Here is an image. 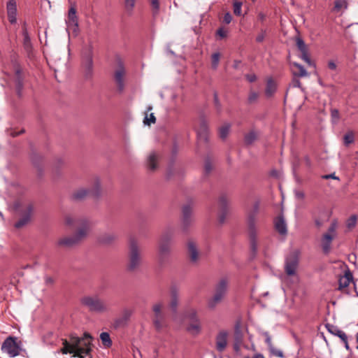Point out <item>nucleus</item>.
Segmentation results:
<instances>
[{"instance_id": "f257e3e1", "label": "nucleus", "mask_w": 358, "mask_h": 358, "mask_svg": "<svg viewBox=\"0 0 358 358\" xmlns=\"http://www.w3.org/2000/svg\"><path fill=\"white\" fill-rule=\"evenodd\" d=\"M92 339V337L87 332L83 337L71 335L69 341L62 339L63 348L61 352L64 355L72 354L73 357L84 358L90 354Z\"/></svg>"}, {"instance_id": "f03ea898", "label": "nucleus", "mask_w": 358, "mask_h": 358, "mask_svg": "<svg viewBox=\"0 0 358 358\" xmlns=\"http://www.w3.org/2000/svg\"><path fill=\"white\" fill-rule=\"evenodd\" d=\"M259 201L255 202L252 209L248 213V224L249 228L250 246L252 250L255 252L257 249V229H256V215L259 210Z\"/></svg>"}, {"instance_id": "7ed1b4c3", "label": "nucleus", "mask_w": 358, "mask_h": 358, "mask_svg": "<svg viewBox=\"0 0 358 358\" xmlns=\"http://www.w3.org/2000/svg\"><path fill=\"white\" fill-rule=\"evenodd\" d=\"M81 301L90 312L103 313L109 310V307L106 302L96 294L86 296L82 299Z\"/></svg>"}, {"instance_id": "20e7f679", "label": "nucleus", "mask_w": 358, "mask_h": 358, "mask_svg": "<svg viewBox=\"0 0 358 358\" xmlns=\"http://www.w3.org/2000/svg\"><path fill=\"white\" fill-rule=\"evenodd\" d=\"M1 351L6 353L10 357H15L22 351V343L17 337H7L1 345Z\"/></svg>"}, {"instance_id": "39448f33", "label": "nucleus", "mask_w": 358, "mask_h": 358, "mask_svg": "<svg viewBox=\"0 0 358 358\" xmlns=\"http://www.w3.org/2000/svg\"><path fill=\"white\" fill-rule=\"evenodd\" d=\"M338 228V222L336 220L331 221L328 230L321 238V246L322 251L325 254H329L331 249V243L336 237V229Z\"/></svg>"}, {"instance_id": "423d86ee", "label": "nucleus", "mask_w": 358, "mask_h": 358, "mask_svg": "<svg viewBox=\"0 0 358 358\" xmlns=\"http://www.w3.org/2000/svg\"><path fill=\"white\" fill-rule=\"evenodd\" d=\"M89 231V227L87 223H85L76 232V234L73 236H68L60 238L57 244L60 246L64 247H71L78 243H79L82 239L86 237Z\"/></svg>"}, {"instance_id": "0eeeda50", "label": "nucleus", "mask_w": 358, "mask_h": 358, "mask_svg": "<svg viewBox=\"0 0 358 358\" xmlns=\"http://www.w3.org/2000/svg\"><path fill=\"white\" fill-rule=\"evenodd\" d=\"M129 250V262L128 268L130 271H134L139 266L141 263L138 248L136 242L134 239L130 241Z\"/></svg>"}, {"instance_id": "6e6552de", "label": "nucleus", "mask_w": 358, "mask_h": 358, "mask_svg": "<svg viewBox=\"0 0 358 358\" xmlns=\"http://www.w3.org/2000/svg\"><path fill=\"white\" fill-rule=\"evenodd\" d=\"M126 74L125 69L122 62L118 64L117 69L114 73V80L115 81L117 90L120 93L123 92L124 90V76Z\"/></svg>"}, {"instance_id": "1a4fd4ad", "label": "nucleus", "mask_w": 358, "mask_h": 358, "mask_svg": "<svg viewBox=\"0 0 358 358\" xmlns=\"http://www.w3.org/2000/svg\"><path fill=\"white\" fill-rule=\"evenodd\" d=\"M133 314V310L129 308H124L122 311V315L120 317L115 319L113 322V327L115 329H119L124 327L128 324V322Z\"/></svg>"}, {"instance_id": "9d476101", "label": "nucleus", "mask_w": 358, "mask_h": 358, "mask_svg": "<svg viewBox=\"0 0 358 358\" xmlns=\"http://www.w3.org/2000/svg\"><path fill=\"white\" fill-rule=\"evenodd\" d=\"M198 138L200 141L206 142L208 136V128L206 121L201 118L198 124L196 126Z\"/></svg>"}, {"instance_id": "9b49d317", "label": "nucleus", "mask_w": 358, "mask_h": 358, "mask_svg": "<svg viewBox=\"0 0 358 358\" xmlns=\"http://www.w3.org/2000/svg\"><path fill=\"white\" fill-rule=\"evenodd\" d=\"M298 266V258L295 255H291L286 259L285 272L288 275H293L296 273Z\"/></svg>"}, {"instance_id": "f8f14e48", "label": "nucleus", "mask_w": 358, "mask_h": 358, "mask_svg": "<svg viewBox=\"0 0 358 358\" xmlns=\"http://www.w3.org/2000/svg\"><path fill=\"white\" fill-rule=\"evenodd\" d=\"M228 333L226 331H221L216 336V349L217 351L223 352L227 345Z\"/></svg>"}, {"instance_id": "ddd939ff", "label": "nucleus", "mask_w": 358, "mask_h": 358, "mask_svg": "<svg viewBox=\"0 0 358 358\" xmlns=\"http://www.w3.org/2000/svg\"><path fill=\"white\" fill-rule=\"evenodd\" d=\"M311 215L316 227H322L326 221V220L324 218V216L325 215L324 210L320 208H317L311 212Z\"/></svg>"}, {"instance_id": "4468645a", "label": "nucleus", "mask_w": 358, "mask_h": 358, "mask_svg": "<svg viewBox=\"0 0 358 358\" xmlns=\"http://www.w3.org/2000/svg\"><path fill=\"white\" fill-rule=\"evenodd\" d=\"M7 13L9 22L14 24L17 21V6L14 0H10L7 3Z\"/></svg>"}, {"instance_id": "2eb2a0df", "label": "nucleus", "mask_w": 358, "mask_h": 358, "mask_svg": "<svg viewBox=\"0 0 358 358\" xmlns=\"http://www.w3.org/2000/svg\"><path fill=\"white\" fill-rule=\"evenodd\" d=\"M228 200L225 195H221L218 200V205L220 210V215H219V222L222 224L224 222L225 216L227 213Z\"/></svg>"}, {"instance_id": "dca6fc26", "label": "nucleus", "mask_w": 358, "mask_h": 358, "mask_svg": "<svg viewBox=\"0 0 358 358\" xmlns=\"http://www.w3.org/2000/svg\"><path fill=\"white\" fill-rule=\"evenodd\" d=\"M202 327L200 320L189 322L186 327L187 331L193 336H196L201 332Z\"/></svg>"}, {"instance_id": "f3484780", "label": "nucleus", "mask_w": 358, "mask_h": 358, "mask_svg": "<svg viewBox=\"0 0 358 358\" xmlns=\"http://www.w3.org/2000/svg\"><path fill=\"white\" fill-rule=\"evenodd\" d=\"M352 279H353V276H352V273L349 270H347L345 272L344 275L341 276L338 280L339 290H343V289H345L346 287H348V285H350V282L352 280Z\"/></svg>"}, {"instance_id": "a211bd4d", "label": "nucleus", "mask_w": 358, "mask_h": 358, "mask_svg": "<svg viewBox=\"0 0 358 358\" xmlns=\"http://www.w3.org/2000/svg\"><path fill=\"white\" fill-rule=\"evenodd\" d=\"M274 226L275 230L282 236H285L287 233V224L282 216H278L274 220Z\"/></svg>"}, {"instance_id": "6ab92c4d", "label": "nucleus", "mask_w": 358, "mask_h": 358, "mask_svg": "<svg viewBox=\"0 0 358 358\" xmlns=\"http://www.w3.org/2000/svg\"><path fill=\"white\" fill-rule=\"evenodd\" d=\"M228 286V282L227 279L222 278L219 282L216 285L215 289V294L220 295V296L224 298L227 293Z\"/></svg>"}, {"instance_id": "aec40b11", "label": "nucleus", "mask_w": 358, "mask_h": 358, "mask_svg": "<svg viewBox=\"0 0 358 358\" xmlns=\"http://www.w3.org/2000/svg\"><path fill=\"white\" fill-rule=\"evenodd\" d=\"M66 23L69 27H77L78 26L76 10L74 7H71L69 10L68 17L67 20H66Z\"/></svg>"}, {"instance_id": "412c9836", "label": "nucleus", "mask_w": 358, "mask_h": 358, "mask_svg": "<svg viewBox=\"0 0 358 358\" xmlns=\"http://www.w3.org/2000/svg\"><path fill=\"white\" fill-rule=\"evenodd\" d=\"M170 240V236L165 234H164L159 242V253L160 255H164L169 251V242Z\"/></svg>"}, {"instance_id": "4be33fe9", "label": "nucleus", "mask_w": 358, "mask_h": 358, "mask_svg": "<svg viewBox=\"0 0 358 358\" xmlns=\"http://www.w3.org/2000/svg\"><path fill=\"white\" fill-rule=\"evenodd\" d=\"M32 206L31 205H29L27 206V213L23 216L19 221H17L15 224V227L16 228H21L23 226H24L26 224L28 223V222L30 220L31 214L32 212Z\"/></svg>"}, {"instance_id": "5701e85b", "label": "nucleus", "mask_w": 358, "mask_h": 358, "mask_svg": "<svg viewBox=\"0 0 358 358\" xmlns=\"http://www.w3.org/2000/svg\"><path fill=\"white\" fill-rule=\"evenodd\" d=\"M188 252L192 262H196L199 258V252L196 246L194 243L192 241H189L188 243Z\"/></svg>"}, {"instance_id": "b1692460", "label": "nucleus", "mask_w": 358, "mask_h": 358, "mask_svg": "<svg viewBox=\"0 0 358 358\" xmlns=\"http://www.w3.org/2000/svg\"><path fill=\"white\" fill-rule=\"evenodd\" d=\"M153 324L155 329L159 332L163 331L168 327L164 317L153 318Z\"/></svg>"}, {"instance_id": "393cba45", "label": "nucleus", "mask_w": 358, "mask_h": 358, "mask_svg": "<svg viewBox=\"0 0 358 358\" xmlns=\"http://www.w3.org/2000/svg\"><path fill=\"white\" fill-rule=\"evenodd\" d=\"M192 214V208L190 206H185L182 208V223L185 226L188 225L190 223Z\"/></svg>"}, {"instance_id": "a878e982", "label": "nucleus", "mask_w": 358, "mask_h": 358, "mask_svg": "<svg viewBox=\"0 0 358 358\" xmlns=\"http://www.w3.org/2000/svg\"><path fill=\"white\" fill-rule=\"evenodd\" d=\"M22 36H23V45L24 48L29 51L31 48V38L29 37L27 29L26 26H23L22 30Z\"/></svg>"}, {"instance_id": "bb28decb", "label": "nucleus", "mask_w": 358, "mask_h": 358, "mask_svg": "<svg viewBox=\"0 0 358 358\" xmlns=\"http://www.w3.org/2000/svg\"><path fill=\"white\" fill-rule=\"evenodd\" d=\"M276 84L272 78H269L266 83L265 94L267 96H271L276 91Z\"/></svg>"}, {"instance_id": "cd10ccee", "label": "nucleus", "mask_w": 358, "mask_h": 358, "mask_svg": "<svg viewBox=\"0 0 358 358\" xmlns=\"http://www.w3.org/2000/svg\"><path fill=\"white\" fill-rule=\"evenodd\" d=\"M171 301L170 303V307L173 312H176L178 304V294L176 289H173L171 292Z\"/></svg>"}, {"instance_id": "c85d7f7f", "label": "nucleus", "mask_w": 358, "mask_h": 358, "mask_svg": "<svg viewBox=\"0 0 358 358\" xmlns=\"http://www.w3.org/2000/svg\"><path fill=\"white\" fill-rule=\"evenodd\" d=\"M114 234H106L99 237V241L103 244H110L116 239Z\"/></svg>"}, {"instance_id": "c756f323", "label": "nucleus", "mask_w": 358, "mask_h": 358, "mask_svg": "<svg viewBox=\"0 0 358 358\" xmlns=\"http://www.w3.org/2000/svg\"><path fill=\"white\" fill-rule=\"evenodd\" d=\"M88 193L89 191L86 189H79L72 194V199L76 201L82 200L88 194Z\"/></svg>"}, {"instance_id": "7c9ffc66", "label": "nucleus", "mask_w": 358, "mask_h": 358, "mask_svg": "<svg viewBox=\"0 0 358 358\" xmlns=\"http://www.w3.org/2000/svg\"><path fill=\"white\" fill-rule=\"evenodd\" d=\"M257 138V134L255 131H250L248 134H246L244 136V143L246 145L252 144Z\"/></svg>"}, {"instance_id": "2f4dec72", "label": "nucleus", "mask_w": 358, "mask_h": 358, "mask_svg": "<svg viewBox=\"0 0 358 358\" xmlns=\"http://www.w3.org/2000/svg\"><path fill=\"white\" fill-rule=\"evenodd\" d=\"M222 299L223 298L220 296V295L217 296L214 294L213 296L208 301V307L210 309H214Z\"/></svg>"}, {"instance_id": "473e14b6", "label": "nucleus", "mask_w": 358, "mask_h": 358, "mask_svg": "<svg viewBox=\"0 0 358 358\" xmlns=\"http://www.w3.org/2000/svg\"><path fill=\"white\" fill-rule=\"evenodd\" d=\"M222 299L223 298L220 296V295L217 296L214 294L213 296L208 301V307L210 309H214Z\"/></svg>"}, {"instance_id": "72a5a7b5", "label": "nucleus", "mask_w": 358, "mask_h": 358, "mask_svg": "<svg viewBox=\"0 0 358 358\" xmlns=\"http://www.w3.org/2000/svg\"><path fill=\"white\" fill-rule=\"evenodd\" d=\"M15 76H16V87L17 90V93L20 95V91L22 88V79L21 78V69L19 67H16L15 69Z\"/></svg>"}, {"instance_id": "f704fd0d", "label": "nucleus", "mask_w": 358, "mask_h": 358, "mask_svg": "<svg viewBox=\"0 0 358 358\" xmlns=\"http://www.w3.org/2000/svg\"><path fill=\"white\" fill-rule=\"evenodd\" d=\"M100 339L106 348L111 347L113 343L108 332H102L100 334Z\"/></svg>"}, {"instance_id": "c9c22d12", "label": "nucleus", "mask_w": 358, "mask_h": 358, "mask_svg": "<svg viewBox=\"0 0 358 358\" xmlns=\"http://www.w3.org/2000/svg\"><path fill=\"white\" fill-rule=\"evenodd\" d=\"M292 65L299 70L298 72L294 73V76L298 77H306L308 76L306 70L301 64L296 62H293Z\"/></svg>"}, {"instance_id": "e433bc0d", "label": "nucleus", "mask_w": 358, "mask_h": 358, "mask_svg": "<svg viewBox=\"0 0 358 358\" xmlns=\"http://www.w3.org/2000/svg\"><path fill=\"white\" fill-rule=\"evenodd\" d=\"M344 144L348 146L355 141V134L352 131H348L343 136Z\"/></svg>"}, {"instance_id": "4c0bfd02", "label": "nucleus", "mask_w": 358, "mask_h": 358, "mask_svg": "<svg viewBox=\"0 0 358 358\" xmlns=\"http://www.w3.org/2000/svg\"><path fill=\"white\" fill-rule=\"evenodd\" d=\"M231 125L229 124H226L221 127L219 129V136L221 138L224 139L228 136L230 131Z\"/></svg>"}, {"instance_id": "58836bf2", "label": "nucleus", "mask_w": 358, "mask_h": 358, "mask_svg": "<svg viewBox=\"0 0 358 358\" xmlns=\"http://www.w3.org/2000/svg\"><path fill=\"white\" fill-rule=\"evenodd\" d=\"M156 163H157V156H156L155 153H154V152L151 153L148 159V165L149 169L152 171H154L157 167Z\"/></svg>"}, {"instance_id": "ea45409f", "label": "nucleus", "mask_w": 358, "mask_h": 358, "mask_svg": "<svg viewBox=\"0 0 358 358\" xmlns=\"http://www.w3.org/2000/svg\"><path fill=\"white\" fill-rule=\"evenodd\" d=\"M357 216L356 215H352L346 221V226L348 229L351 230L356 227L357 222Z\"/></svg>"}, {"instance_id": "a19ab883", "label": "nucleus", "mask_w": 358, "mask_h": 358, "mask_svg": "<svg viewBox=\"0 0 358 358\" xmlns=\"http://www.w3.org/2000/svg\"><path fill=\"white\" fill-rule=\"evenodd\" d=\"M243 3L240 1L239 0H234L233 1V10L234 13L237 15L240 16L241 15V8H242Z\"/></svg>"}, {"instance_id": "79ce46f5", "label": "nucleus", "mask_w": 358, "mask_h": 358, "mask_svg": "<svg viewBox=\"0 0 358 358\" xmlns=\"http://www.w3.org/2000/svg\"><path fill=\"white\" fill-rule=\"evenodd\" d=\"M348 3L345 0H336L334 2V10L335 11H340L342 8H347Z\"/></svg>"}, {"instance_id": "37998d69", "label": "nucleus", "mask_w": 358, "mask_h": 358, "mask_svg": "<svg viewBox=\"0 0 358 358\" xmlns=\"http://www.w3.org/2000/svg\"><path fill=\"white\" fill-rule=\"evenodd\" d=\"M162 303H156L153 306L152 310L154 312V318L157 317H164V314L162 312Z\"/></svg>"}, {"instance_id": "c03bdc74", "label": "nucleus", "mask_w": 358, "mask_h": 358, "mask_svg": "<svg viewBox=\"0 0 358 358\" xmlns=\"http://www.w3.org/2000/svg\"><path fill=\"white\" fill-rule=\"evenodd\" d=\"M186 317L189 320V322H194V320H200L198 317L197 312L194 309L189 310L186 313Z\"/></svg>"}, {"instance_id": "a18cd8bd", "label": "nucleus", "mask_w": 358, "mask_h": 358, "mask_svg": "<svg viewBox=\"0 0 358 358\" xmlns=\"http://www.w3.org/2000/svg\"><path fill=\"white\" fill-rule=\"evenodd\" d=\"M215 35L218 40L225 38L228 35V30L224 27H220L217 30Z\"/></svg>"}, {"instance_id": "49530a36", "label": "nucleus", "mask_w": 358, "mask_h": 358, "mask_svg": "<svg viewBox=\"0 0 358 358\" xmlns=\"http://www.w3.org/2000/svg\"><path fill=\"white\" fill-rule=\"evenodd\" d=\"M150 1L152 7V15L156 16L158 15L159 10V0H150Z\"/></svg>"}, {"instance_id": "de8ad7c7", "label": "nucleus", "mask_w": 358, "mask_h": 358, "mask_svg": "<svg viewBox=\"0 0 358 358\" xmlns=\"http://www.w3.org/2000/svg\"><path fill=\"white\" fill-rule=\"evenodd\" d=\"M258 98H259V93L254 92V91H250L248 94V101L250 104L254 103L257 101Z\"/></svg>"}, {"instance_id": "09e8293b", "label": "nucleus", "mask_w": 358, "mask_h": 358, "mask_svg": "<svg viewBox=\"0 0 358 358\" xmlns=\"http://www.w3.org/2000/svg\"><path fill=\"white\" fill-rule=\"evenodd\" d=\"M220 58V55L218 52L213 53L212 55V67L214 69H216L217 68L219 61Z\"/></svg>"}, {"instance_id": "8fccbe9b", "label": "nucleus", "mask_w": 358, "mask_h": 358, "mask_svg": "<svg viewBox=\"0 0 358 358\" xmlns=\"http://www.w3.org/2000/svg\"><path fill=\"white\" fill-rule=\"evenodd\" d=\"M300 58L303 59L308 65L312 64V62L310 60L308 50L301 52Z\"/></svg>"}, {"instance_id": "3c124183", "label": "nucleus", "mask_w": 358, "mask_h": 358, "mask_svg": "<svg viewBox=\"0 0 358 358\" xmlns=\"http://www.w3.org/2000/svg\"><path fill=\"white\" fill-rule=\"evenodd\" d=\"M135 0H124V7L127 11L129 13L132 12L135 6Z\"/></svg>"}, {"instance_id": "603ef678", "label": "nucleus", "mask_w": 358, "mask_h": 358, "mask_svg": "<svg viewBox=\"0 0 358 358\" xmlns=\"http://www.w3.org/2000/svg\"><path fill=\"white\" fill-rule=\"evenodd\" d=\"M326 327L327 328L328 331L334 336H338L339 332H341L342 330L339 329L337 327L331 325V324H327Z\"/></svg>"}, {"instance_id": "864d4df0", "label": "nucleus", "mask_w": 358, "mask_h": 358, "mask_svg": "<svg viewBox=\"0 0 358 358\" xmlns=\"http://www.w3.org/2000/svg\"><path fill=\"white\" fill-rule=\"evenodd\" d=\"M156 122V118L153 113H150L149 115V117L148 116V114H145V117L143 120V123L147 125H150V124H154Z\"/></svg>"}, {"instance_id": "5fc2aeb1", "label": "nucleus", "mask_w": 358, "mask_h": 358, "mask_svg": "<svg viewBox=\"0 0 358 358\" xmlns=\"http://www.w3.org/2000/svg\"><path fill=\"white\" fill-rule=\"evenodd\" d=\"M296 46L298 49L300 50V52L308 50L304 41L300 38H298L296 39Z\"/></svg>"}, {"instance_id": "6e6d98bb", "label": "nucleus", "mask_w": 358, "mask_h": 358, "mask_svg": "<svg viewBox=\"0 0 358 358\" xmlns=\"http://www.w3.org/2000/svg\"><path fill=\"white\" fill-rule=\"evenodd\" d=\"M331 116L333 120L338 121L340 119V114L338 110L336 108L331 109Z\"/></svg>"}, {"instance_id": "4d7b16f0", "label": "nucleus", "mask_w": 358, "mask_h": 358, "mask_svg": "<svg viewBox=\"0 0 358 358\" xmlns=\"http://www.w3.org/2000/svg\"><path fill=\"white\" fill-rule=\"evenodd\" d=\"M92 55L90 54L87 58H86V60H85V65L86 66V68L88 69L89 70H90L92 67Z\"/></svg>"}, {"instance_id": "13d9d810", "label": "nucleus", "mask_w": 358, "mask_h": 358, "mask_svg": "<svg viewBox=\"0 0 358 358\" xmlns=\"http://www.w3.org/2000/svg\"><path fill=\"white\" fill-rule=\"evenodd\" d=\"M270 350L272 352V354L274 355L275 356L278 357H283V352L281 350H277L273 347L271 348Z\"/></svg>"}, {"instance_id": "bf43d9fd", "label": "nucleus", "mask_w": 358, "mask_h": 358, "mask_svg": "<svg viewBox=\"0 0 358 358\" xmlns=\"http://www.w3.org/2000/svg\"><path fill=\"white\" fill-rule=\"evenodd\" d=\"M91 193L96 197L99 196L100 194V185L99 183L97 182L96 187L93 190L91 191Z\"/></svg>"}, {"instance_id": "052dcab7", "label": "nucleus", "mask_w": 358, "mask_h": 358, "mask_svg": "<svg viewBox=\"0 0 358 358\" xmlns=\"http://www.w3.org/2000/svg\"><path fill=\"white\" fill-rule=\"evenodd\" d=\"M232 20V16L229 13H227L224 15L223 21L226 24H229Z\"/></svg>"}, {"instance_id": "680f3d73", "label": "nucleus", "mask_w": 358, "mask_h": 358, "mask_svg": "<svg viewBox=\"0 0 358 358\" xmlns=\"http://www.w3.org/2000/svg\"><path fill=\"white\" fill-rule=\"evenodd\" d=\"M212 164L210 162L208 159L205 162V171L206 173H209L212 170Z\"/></svg>"}, {"instance_id": "e2e57ef3", "label": "nucleus", "mask_w": 358, "mask_h": 358, "mask_svg": "<svg viewBox=\"0 0 358 358\" xmlns=\"http://www.w3.org/2000/svg\"><path fill=\"white\" fill-rule=\"evenodd\" d=\"M265 38V31H262L259 34L256 38V41L258 43H261L264 40Z\"/></svg>"}, {"instance_id": "0e129e2a", "label": "nucleus", "mask_w": 358, "mask_h": 358, "mask_svg": "<svg viewBox=\"0 0 358 358\" xmlns=\"http://www.w3.org/2000/svg\"><path fill=\"white\" fill-rule=\"evenodd\" d=\"M74 219L70 216H67L65 218V222L67 225H73L74 224Z\"/></svg>"}, {"instance_id": "69168bd1", "label": "nucleus", "mask_w": 358, "mask_h": 358, "mask_svg": "<svg viewBox=\"0 0 358 358\" xmlns=\"http://www.w3.org/2000/svg\"><path fill=\"white\" fill-rule=\"evenodd\" d=\"M246 78L250 83H253L257 80V77L255 74H248L246 76Z\"/></svg>"}, {"instance_id": "338daca9", "label": "nucleus", "mask_w": 358, "mask_h": 358, "mask_svg": "<svg viewBox=\"0 0 358 358\" xmlns=\"http://www.w3.org/2000/svg\"><path fill=\"white\" fill-rule=\"evenodd\" d=\"M45 282L47 285H52L54 282V280L50 276H45Z\"/></svg>"}, {"instance_id": "774afa93", "label": "nucleus", "mask_w": 358, "mask_h": 358, "mask_svg": "<svg viewBox=\"0 0 358 358\" xmlns=\"http://www.w3.org/2000/svg\"><path fill=\"white\" fill-rule=\"evenodd\" d=\"M295 196L299 199H303L305 197V194L302 191H295Z\"/></svg>"}]
</instances>
